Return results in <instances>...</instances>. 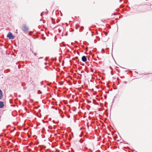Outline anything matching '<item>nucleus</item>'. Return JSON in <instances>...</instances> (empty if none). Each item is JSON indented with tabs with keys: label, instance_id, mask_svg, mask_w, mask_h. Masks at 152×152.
I'll list each match as a JSON object with an SVG mask.
<instances>
[{
	"label": "nucleus",
	"instance_id": "nucleus-21",
	"mask_svg": "<svg viewBox=\"0 0 152 152\" xmlns=\"http://www.w3.org/2000/svg\"><path fill=\"white\" fill-rule=\"evenodd\" d=\"M91 35H92V36H93V34H92Z\"/></svg>",
	"mask_w": 152,
	"mask_h": 152
},
{
	"label": "nucleus",
	"instance_id": "nucleus-17",
	"mask_svg": "<svg viewBox=\"0 0 152 152\" xmlns=\"http://www.w3.org/2000/svg\"><path fill=\"white\" fill-rule=\"evenodd\" d=\"M122 1V0H120V2H121V1Z\"/></svg>",
	"mask_w": 152,
	"mask_h": 152
},
{
	"label": "nucleus",
	"instance_id": "nucleus-4",
	"mask_svg": "<svg viewBox=\"0 0 152 152\" xmlns=\"http://www.w3.org/2000/svg\"><path fill=\"white\" fill-rule=\"evenodd\" d=\"M4 106L3 102H2L0 101V108H2Z\"/></svg>",
	"mask_w": 152,
	"mask_h": 152
},
{
	"label": "nucleus",
	"instance_id": "nucleus-7",
	"mask_svg": "<svg viewBox=\"0 0 152 152\" xmlns=\"http://www.w3.org/2000/svg\"><path fill=\"white\" fill-rule=\"evenodd\" d=\"M38 94H41L42 93V92L40 90H38L37 91Z\"/></svg>",
	"mask_w": 152,
	"mask_h": 152
},
{
	"label": "nucleus",
	"instance_id": "nucleus-19",
	"mask_svg": "<svg viewBox=\"0 0 152 152\" xmlns=\"http://www.w3.org/2000/svg\"><path fill=\"white\" fill-rule=\"evenodd\" d=\"M61 117H62V118H63L64 117V116H61Z\"/></svg>",
	"mask_w": 152,
	"mask_h": 152
},
{
	"label": "nucleus",
	"instance_id": "nucleus-6",
	"mask_svg": "<svg viewBox=\"0 0 152 152\" xmlns=\"http://www.w3.org/2000/svg\"><path fill=\"white\" fill-rule=\"evenodd\" d=\"M84 28V27L83 26H81L80 28V31L81 32L82 31L83 29Z\"/></svg>",
	"mask_w": 152,
	"mask_h": 152
},
{
	"label": "nucleus",
	"instance_id": "nucleus-16",
	"mask_svg": "<svg viewBox=\"0 0 152 152\" xmlns=\"http://www.w3.org/2000/svg\"><path fill=\"white\" fill-rule=\"evenodd\" d=\"M45 65H46L47 64V63H45Z\"/></svg>",
	"mask_w": 152,
	"mask_h": 152
},
{
	"label": "nucleus",
	"instance_id": "nucleus-10",
	"mask_svg": "<svg viewBox=\"0 0 152 152\" xmlns=\"http://www.w3.org/2000/svg\"><path fill=\"white\" fill-rule=\"evenodd\" d=\"M43 12H42L41 14L40 15L41 16H42L43 15Z\"/></svg>",
	"mask_w": 152,
	"mask_h": 152
},
{
	"label": "nucleus",
	"instance_id": "nucleus-5",
	"mask_svg": "<svg viewBox=\"0 0 152 152\" xmlns=\"http://www.w3.org/2000/svg\"><path fill=\"white\" fill-rule=\"evenodd\" d=\"M2 92L1 90L0 89V99H1L3 96Z\"/></svg>",
	"mask_w": 152,
	"mask_h": 152
},
{
	"label": "nucleus",
	"instance_id": "nucleus-9",
	"mask_svg": "<svg viewBox=\"0 0 152 152\" xmlns=\"http://www.w3.org/2000/svg\"><path fill=\"white\" fill-rule=\"evenodd\" d=\"M97 42V40L96 39H94V42L95 43H96Z\"/></svg>",
	"mask_w": 152,
	"mask_h": 152
},
{
	"label": "nucleus",
	"instance_id": "nucleus-20",
	"mask_svg": "<svg viewBox=\"0 0 152 152\" xmlns=\"http://www.w3.org/2000/svg\"><path fill=\"white\" fill-rule=\"evenodd\" d=\"M47 67V66H45V69H46V67Z\"/></svg>",
	"mask_w": 152,
	"mask_h": 152
},
{
	"label": "nucleus",
	"instance_id": "nucleus-2",
	"mask_svg": "<svg viewBox=\"0 0 152 152\" xmlns=\"http://www.w3.org/2000/svg\"><path fill=\"white\" fill-rule=\"evenodd\" d=\"M7 37L10 39H13L14 38V37L13 36L12 33L10 32L7 35Z\"/></svg>",
	"mask_w": 152,
	"mask_h": 152
},
{
	"label": "nucleus",
	"instance_id": "nucleus-12",
	"mask_svg": "<svg viewBox=\"0 0 152 152\" xmlns=\"http://www.w3.org/2000/svg\"><path fill=\"white\" fill-rule=\"evenodd\" d=\"M43 58V57H40V58H39V59H41V58Z\"/></svg>",
	"mask_w": 152,
	"mask_h": 152
},
{
	"label": "nucleus",
	"instance_id": "nucleus-13",
	"mask_svg": "<svg viewBox=\"0 0 152 152\" xmlns=\"http://www.w3.org/2000/svg\"><path fill=\"white\" fill-rule=\"evenodd\" d=\"M9 126V125H8V126H6V129H7Z\"/></svg>",
	"mask_w": 152,
	"mask_h": 152
},
{
	"label": "nucleus",
	"instance_id": "nucleus-18",
	"mask_svg": "<svg viewBox=\"0 0 152 152\" xmlns=\"http://www.w3.org/2000/svg\"><path fill=\"white\" fill-rule=\"evenodd\" d=\"M5 130V129H4V130H3V131L4 132Z\"/></svg>",
	"mask_w": 152,
	"mask_h": 152
},
{
	"label": "nucleus",
	"instance_id": "nucleus-15",
	"mask_svg": "<svg viewBox=\"0 0 152 152\" xmlns=\"http://www.w3.org/2000/svg\"><path fill=\"white\" fill-rule=\"evenodd\" d=\"M80 142L81 143H82V142H81V140H80Z\"/></svg>",
	"mask_w": 152,
	"mask_h": 152
},
{
	"label": "nucleus",
	"instance_id": "nucleus-3",
	"mask_svg": "<svg viewBox=\"0 0 152 152\" xmlns=\"http://www.w3.org/2000/svg\"><path fill=\"white\" fill-rule=\"evenodd\" d=\"M82 60L83 62H86L87 61V58L85 56H83L82 57Z\"/></svg>",
	"mask_w": 152,
	"mask_h": 152
},
{
	"label": "nucleus",
	"instance_id": "nucleus-8",
	"mask_svg": "<svg viewBox=\"0 0 152 152\" xmlns=\"http://www.w3.org/2000/svg\"><path fill=\"white\" fill-rule=\"evenodd\" d=\"M53 18H52V22H53V24H55V22H53Z\"/></svg>",
	"mask_w": 152,
	"mask_h": 152
},
{
	"label": "nucleus",
	"instance_id": "nucleus-14",
	"mask_svg": "<svg viewBox=\"0 0 152 152\" xmlns=\"http://www.w3.org/2000/svg\"><path fill=\"white\" fill-rule=\"evenodd\" d=\"M34 55L35 56H36V55H37V53H34Z\"/></svg>",
	"mask_w": 152,
	"mask_h": 152
},
{
	"label": "nucleus",
	"instance_id": "nucleus-1",
	"mask_svg": "<svg viewBox=\"0 0 152 152\" xmlns=\"http://www.w3.org/2000/svg\"><path fill=\"white\" fill-rule=\"evenodd\" d=\"M22 26L23 27L22 28V30L24 32H27L29 29V28L26 26V24H23Z\"/></svg>",
	"mask_w": 152,
	"mask_h": 152
},
{
	"label": "nucleus",
	"instance_id": "nucleus-11",
	"mask_svg": "<svg viewBox=\"0 0 152 152\" xmlns=\"http://www.w3.org/2000/svg\"><path fill=\"white\" fill-rule=\"evenodd\" d=\"M43 81H42V82H41V85H43Z\"/></svg>",
	"mask_w": 152,
	"mask_h": 152
}]
</instances>
